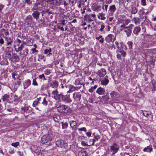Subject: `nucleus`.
<instances>
[{
  "mask_svg": "<svg viewBox=\"0 0 156 156\" xmlns=\"http://www.w3.org/2000/svg\"><path fill=\"white\" fill-rule=\"evenodd\" d=\"M110 94L111 97L113 98H117L119 96L118 94L114 91L111 92Z\"/></svg>",
  "mask_w": 156,
  "mask_h": 156,
  "instance_id": "obj_24",
  "label": "nucleus"
},
{
  "mask_svg": "<svg viewBox=\"0 0 156 156\" xmlns=\"http://www.w3.org/2000/svg\"><path fill=\"white\" fill-rule=\"evenodd\" d=\"M116 9L115 5H111L109 6L108 11L111 13H114L116 10Z\"/></svg>",
  "mask_w": 156,
  "mask_h": 156,
  "instance_id": "obj_15",
  "label": "nucleus"
},
{
  "mask_svg": "<svg viewBox=\"0 0 156 156\" xmlns=\"http://www.w3.org/2000/svg\"><path fill=\"white\" fill-rule=\"evenodd\" d=\"M49 85L50 87L55 89L58 87V82L56 80H54L50 82L49 83Z\"/></svg>",
  "mask_w": 156,
  "mask_h": 156,
  "instance_id": "obj_9",
  "label": "nucleus"
},
{
  "mask_svg": "<svg viewBox=\"0 0 156 156\" xmlns=\"http://www.w3.org/2000/svg\"><path fill=\"white\" fill-rule=\"evenodd\" d=\"M21 112L23 114L28 109L27 108L24 107H22L21 108Z\"/></svg>",
  "mask_w": 156,
  "mask_h": 156,
  "instance_id": "obj_45",
  "label": "nucleus"
},
{
  "mask_svg": "<svg viewBox=\"0 0 156 156\" xmlns=\"http://www.w3.org/2000/svg\"><path fill=\"white\" fill-rule=\"evenodd\" d=\"M119 5H124L125 2V0H118Z\"/></svg>",
  "mask_w": 156,
  "mask_h": 156,
  "instance_id": "obj_48",
  "label": "nucleus"
},
{
  "mask_svg": "<svg viewBox=\"0 0 156 156\" xmlns=\"http://www.w3.org/2000/svg\"><path fill=\"white\" fill-rule=\"evenodd\" d=\"M30 81L29 80H27L23 84L24 89L27 88L30 85Z\"/></svg>",
  "mask_w": 156,
  "mask_h": 156,
  "instance_id": "obj_22",
  "label": "nucleus"
},
{
  "mask_svg": "<svg viewBox=\"0 0 156 156\" xmlns=\"http://www.w3.org/2000/svg\"><path fill=\"white\" fill-rule=\"evenodd\" d=\"M129 20L128 19H126L124 20V23H123V25L125 26L124 25H127L129 23Z\"/></svg>",
  "mask_w": 156,
  "mask_h": 156,
  "instance_id": "obj_56",
  "label": "nucleus"
},
{
  "mask_svg": "<svg viewBox=\"0 0 156 156\" xmlns=\"http://www.w3.org/2000/svg\"><path fill=\"white\" fill-rule=\"evenodd\" d=\"M93 134L94 136V138L95 141H98L100 139V136L99 135H95L94 133H93Z\"/></svg>",
  "mask_w": 156,
  "mask_h": 156,
  "instance_id": "obj_43",
  "label": "nucleus"
},
{
  "mask_svg": "<svg viewBox=\"0 0 156 156\" xmlns=\"http://www.w3.org/2000/svg\"><path fill=\"white\" fill-rule=\"evenodd\" d=\"M70 125L71 127L73 129H76V121L72 120L70 122Z\"/></svg>",
  "mask_w": 156,
  "mask_h": 156,
  "instance_id": "obj_23",
  "label": "nucleus"
},
{
  "mask_svg": "<svg viewBox=\"0 0 156 156\" xmlns=\"http://www.w3.org/2000/svg\"><path fill=\"white\" fill-rule=\"evenodd\" d=\"M57 109L59 112L61 113H67L70 112L69 107L64 105H60L57 108Z\"/></svg>",
  "mask_w": 156,
  "mask_h": 156,
  "instance_id": "obj_2",
  "label": "nucleus"
},
{
  "mask_svg": "<svg viewBox=\"0 0 156 156\" xmlns=\"http://www.w3.org/2000/svg\"><path fill=\"white\" fill-rule=\"evenodd\" d=\"M108 5H103L102 6V9L103 10H105L106 11H107L108 10Z\"/></svg>",
  "mask_w": 156,
  "mask_h": 156,
  "instance_id": "obj_49",
  "label": "nucleus"
},
{
  "mask_svg": "<svg viewBox=\"0 0 156 156\" xmlns=\"http://www.w3.org/2000/svg\"><path fill=\"white\" fill-rule=\"evenodd\" d=\"M48 1L50 2V7L51 9H53L57 6H59L60 4L58 0H51Z\"/></svg>",
  "mask_w": 156,
  "mask_h": 156,
  "instance_id": "obj_6",
  "label": "nucleus"
},
{
  "mask_svg": "<svg viewBox=\"0 0 156 156\" xmlns=\"http://www.w3.org/2000/svg\"><path fill=\"white\" fill-rule=\"evenodd\" d=\"M133 21L136 25H137L139 23V19L137 18H133Z\"/></svg>",
  "mask_w": 156,
  "mask_h": 156,
  "instance_id": "obj_41",
  "label": "nucleus"
},
{
  "mask_svg": "<svg viewBox=\"0 0 156 156\" xmlns=\"http://www.w3.org/2000/svg\"><path fill=\"white\" fill-rule=\"evenodd\" d=\"M140 30V28L139 27H136L134 28L133 33L137 35Z\"/></svg>",
  "mask_w": 156,
  "mask_h": 156,
  "instance_id": "obj_17",
  "label": "nucleus"
},
{
  "mask_svg": "<svg viewBox=\"0 0 156 156\" xmlns=\"http://www.w3.org/2000/svg\"><path fill=\"white\" fill-rule=\"evenodd\" d=\"M4 38L7 42L6 45L7 46H9L10 45H11V43L12 42V40L10 37H9V38L6 37H4Z\"/></svg>",
  "mask_w": 156,
  "mask_h": 156,
  "instance_id": "obj_16",
  "label": "nucleus"
},
{
  "mask_svg": "<svg viewBox=\"0 0 156 156\" xmlns=\"http://www.w3.org/2000/svg\"><path fill=\"white\" fill-rule=\"evenodd\" d=\"M23 48V44H21L20 46H19L17 49L15 48V50L16 52H18L19 51H21L22 50Z\"/></svg>",
  "mask_w": 156,
  "mask_h": 156,
  "instance_id": "obj_33",
  "label": "nucleus"
},
{
  "mask_svg": "<svg viewBox=\"0 0 156 156\" xmlns=\"http://www.w3.org/2000/svg\"><path fill=\"white\" fill-rule=\"evenodd\" d=\"M115 38L114 37V36L112 34H110L105 38V40L108 43L112 42V45H113V41H115Z\"/></svg>",
  "mask_w": 156,
  "mask_h": 156,
  "instance_id": "obj_8",
  "label": "nucleus"
},
{
  "mask_svg": "<svg viewBox=\"0 0 156 156\" xmlns=\"http://www.w3.org/2000/svg\"><path fill=\"white\" fill-rule=\"evenodd\" d=\"M144 10L145 9L143 7L141 8V9H140L139 11V13L140 15H143L144 13Z\"/></svg>",
  "mask_w": 156,
  "mask_h": 156,
  "instance_id": "obj_39",
  "label": "nucleus"
},
{
  "mask_svg": "<svg viewBox=\"0 0 156 156\" xmlns=\"http://www.w3.org/2000/svg\"><path fill=\"white\" fill-rule=\"evenodd\" d=\"M6 50V51L8 52H11L12 51V49L11 48V47L9 46L7 47Z\"/></svg>",
  "mask_w": 156,
  "mask_h": 156,
  "instance_id": "obj_51",
  "label": "nucleus"
},
{
  "mask_svg": "<svg viewBox=\"0 0 156 156\" xmlns=\"http://www.w3.org/2000/svg\"><path fill=\"white\" fill-rule=\"evenodd\" d=\"M152 83L153 87V89H152V90H155V88L156 87V84H155V81L154 80H153L152 81Z\"/></svg>",
  "mask_w": 156,
  "mask_h": 156,
  "instance_id": "obj_47",
  "label": "nucleus"
},
{
  "mask_svg": "<svg viewBox=\"0 0 156 156\" xmlns=\"http://www.w3.org/2000/svg\"><path fill=\"white\" fill-rule=\"evenodd\" d=\"M62 128L63 129H66L68 126V123L66 122H62Z\"/></svg>",
  "mask_w": 156,
  "mask_h": 156,
  "instance_id": "obj_32",
  "label": "nucleus"
},
{
  "mask_svg": "<svg viewBox=\"0 0 156 156\" xmlns=\"http://www.w3.org/2000/svg\"><path fill=\"white\" fill-rule=\"evenodd\" d=\"M75 91L74 88V86L73 85H71L69 87V90L67 91V93L72 92Z\"/></svg>",
  "mask_w": 156,
  "mask_h": 156,
  "instance_id": "obj_36",
  "label": "nucleus"
},
{
  "mask_svg": "<svg viewBox=\"0 0 156 156\" xmlns=\"http://www.w3.org/2000/svg\"><path fill=\"white\" fill-rule=\"evenodd\" d=\"M101 6L93 4L91 6L92 9L94 11L97 12H99L101 10Z\"/></svg>",
  "mask_w": 156,
  "mask_h": 156,
  "instance_id": "obj_12",
  "label": "nucleus"
},
{
  "mask_svg": "<svg viewBox=\"0 0 156 156\" xmlns=\"http://www.w3.org/2000/svg\"><path fill=\"white\" fill-rule=\"evenodd\" d=\"M140 4L143 6H146L147 5L146 0H141Z\"/></svg>",
  "mask_w": 156,
  "mask_h": 156,
  "instance_id": "obj_42",
  "label": "nucleus"
},
{
  "mask_svg": "<svg viewBox=\"0 0 156 156\" xmlns=\"http://www.w3.org/2000/svg\"><path fill=\"white\" fill-rule=\"evenodd\" d=\"M120 28L121 31L124 30L128 37H130L131 36L132 33V30L129 28L125 27L123 25H122L120 26Z\"/></svg>",
  "mask_w": 156,
  "mask_h": 156,
  "instance_id": "obj_4",
  "label": "nucleus"
},
{
  "mask_svg": "<svg viewBox=\"0 0 156 156\" xmlns=\"http://www.w3.org/2000/svg\"><path fill=\"white\" fill-rule=\"evenodd\" d=\"M87 153L85 151H81L79 152L78 153V156H87Z\"/></svg>",
  "mask_w": 156,
  "mask_h": 156,
  "instance_id": "obj_26",
  "label": "nucleus"
},
{
  "mask_svg": "<svg viewBox=\"0 0 156 156\" xmlns=\"http://www.w3.org/2000/svg\"><path fill=\"white\" fill-rule=\"evenodd\" d=\"M9 98V96L7 94H5L2 97V99L3 101L5 102L8 100Z\"/></svg>",
  "mask_w": 156,
  "mask_h": 156,
  "instance_id": "obj_28",
  "label": "nucleus"
},
{
  "mask_svg": "<svg viewBox=\"0 0 156 156\" xmlns=\"http://www.w3.org/2000/svg\"><path fill=\"white\" fill-rule=\"evenodd\" d=\"M127 44L129 49H131L132 48V45L133 44V43L132 41H128L127 43Z\"/></svg>",
  "mask_w": 156,
  "mask_h": 156,
  "instance_id": "obj_40",
  "label": "nucleus"
},
{
  "mask_svg": "<svg viewBox=\"0 0 156 156\" xmlns=\"http://www.w3.org/2000/svg\"><path fill=\"white\" fill-rule=\"evenodd\" d=\"M105 15L104 13H99V15L98 16V18L99 19H101V20H104L106 18L105 17Z\"/></svg>",
  "mask_w": 156,
  "mask_h": 156,
  "instance_id": "obj_31",
  "label": "nucleus"
},
{
  "mask_svg": "<svg viewBox=\"0 0 156 156\" xmlns=\"http://www.w3.org/2000/svg\"><path fill=\"white\" fill-rule=\"evenodd\" d=\"M4 7V5L2 4H0V14L2 13V10Z\"/></svg>",
  "mask_w": 156,
  "mask_h": 156,
  "instance_id": "obj_63",
  "label": "nucleus"
},
{
  "mask_svg": "<svg viewBox=\"0 0 156 156\" xmlns=\"http://www.w3.org/2000/svg\"><path fill=\"white\" fill-rule=\"evenodd\" d=\"M151 113V112H150L146 111H145L143 112V115L146 117H147Z\"/></svg>",
  "mask_w": 156,
  "mask_h": 156,
  "instance_id": "obj_35",
  "label": "nucleus"
},
{
  "mask_svg": "<svg viewBox=\"0 0 156 156\" xmlns=\"http://www.w3.org/2000/svg\"><path fill=\"white\" fill-rule=\"evenodd\" d=\"M109 82V80L108 79L105 78L104 79L101 80V84L104 85H106L108 84Z\"/></svg>",
  "mask_w": 156,
  "mask_h": 156,
  "instance_id": "obj_25",
  "label": "nucleus"
},
{
  "mask_svg": "<svg viewBox=\"0 0 156 156\" xmlns=\"http://www.w3.org/2000/svg\"><path fill=\"white\" fill-rule=\"evenodd\" d=\"M40 13L37 11H33L32 14V16L33 17L37 20L39 18V16Z\"/></svg>",
  "mask_w": 156,
  "mask_h": 156,
  "instance_id": "obj_14",
  "label": "nucleus"
},
{
  "mask_svg": "<svg viewBox=\"0 0 156 156\" xmlns=\"http://www.w3.org/2000/svg\"><path fill=\"white\" fill-rule=\"evenodd\" d=\"M75 84L76 85H77L76 87H79L80 89L81 88L82 84H80V82L78 80H77L75 81Z\"/></svg>",
  "mask_w": 156,
  "mask_h": 156,
  "instance_id": "obj_38",
  "label": "nucleus"
},
{
  "mask_svg": "<svg viewBox=\"0 0 156 156\" xmlns=\"http://www.w3.org/2000/svg\"><path fill=\"white\" fill-rule=\"evenodd\" d=\"M95 141V140L94 139H91L90 140L89 142L91 143V145H93L94 144Z\"/></svg>",
  "mask_w": 156,
  "mask_h": 156,
  "instance_id": "obj_62",
  "label": "nucleus"
},
{
  "mask_svg": "<svg viewBox=\"0 0 156 156\" xmlns=\"http://www.w3.org/2000/svg\"><path fill=\"white\" fill-rule=\"evenodd\" d=\"M38 57L39 58L41 59H43L44 60V55H38Z\"/></svg>",
  "mask_w": 156,
  "mask_h": 156,
  "instance_id": "obj_64",
  "label": "nucleus"
},
{
  "mask_svg": "<svg viewBox=\"0 0 156 156\" xmlns=\"http://www.w3.org/2000/svg\"><path fill=\"white\" fill-rule=\"evenodd\" d=\"M26 20V22L27 23V25H28L32 21V18L31 16L29 15L27 16Z\"/></svg>",
  "mask_w": 156,
  "mask_h": 156,
  "instance_id": "obj_18",
  "label": "nucleus"
},
{
  "mask_svg": "<svg viewBox=\"0 0 156 156\" xmlns=\"http://www.w3.org/2000/svg\"><path fill=\"white\" fill-rule=\"evenodd\" d=\"M43 151V150L42 149V148L40 147H37V148L35 149V151L36 153L38 154L41 153L42 154Z\"/></svg>",
  "mask_w": 156,
  "mask_h": 156,
  "instance_id": "obj_27",
  "label": "nucleus"
},
{
  "mask_svg": "<svg viewBox=\"0 0 156 156\" xmlns=\"http://www.w3.org/2000/svg\"><path fill=\"white\" fill-rule=\"evenodd\" d=\"M43 104L44 105H47V101L46 100V98H44L43 99V101L42 102Z\"/></svg>",
  "mask_w": 156,
  "mask_h": 156,
  "instance_id": "obj_53",
  "label": "nucleus"
},
{
  "mask_svg": "<svg viewBox=\"0 0 156 156\" xmlns=\"http://www.w3.org/2000/svg\"><path fill=\"white\" fill-rule=\"evenodd\" d=\"M112 0H105V3L106 4H109L112 2Z\"/></svg>",
  "mask_w": 156,
  "mask_h": 156,
  "instance_id": "obj_61",
  "label": "nucleus"
},
{
  "mask_svg": "<svg viewBox=\"0 0 156 156\" xmlns=\"http://www.w3.org/2000/svg\"><path fill=\"white\" fill-rule=\"evenodd\" d=\"M51 48H49V49H46L44 51V53L45 54H48V55H51Z\"/></svg>",
  "mask_w": 156,
  "mask_h": 156,
  "instance_id": "obj_29",
  "label": "nucleus"
},
{
  "mask_svg": "<svg viewBox=\"0 0 156 156\" xmlns=\"http://www.w3.org/2000/svg\"><path fill=\"white\" fill-rule=\"evenodd\" d=\"M61 24L62 25H64L66 23V22L65 20H62L61 21Z\"/></svg>",
  "mask_w": 156,
  "mask_h": 156,
  "instance_id": "obj_59",
  "label": "nucleus"
},
{
  "mask_svg": "<svg viewBox=\"0 0 156 156\" xmlns=\"http://www.w3.org/2000/svg\"><path fill=\"white\" fill-rule=\"evenodd\" d=\"M32 84L34 86H37L38 84L36 81V79H34L33 80Z\"/></svg>",
  "mask_w": 156,
  "mask_h": 156,
  "instance_id": "obj_57",
  "label": "nucleus"
},
{
  "mask_svg": "<svg viewBox=\"0 0 156 156\" xmlns=\"http://www.w3.org/2000/svg\"><path fill=\"white\" fill-rule=\"evenodd\" d=\"M45 73L46 74L48 75L50 73V70L48 69H46L44 71Z\"/></svg>",
  "mask_w": 156,
  "mask_h": 156,
  "instance_id": "obj_55",
  "label": "nucleus"
},
{
  "mask_svg": "<svg viewBox=\"0 0 156 156\" xmlns=\"http://www.w3.org/2000/svg\"><path fill=\"white\" fill-rule=\"evenodd\" d=\"M152 150V146L151 145L147 147L144 148L143 149V151L144 152H150Z\"/></svg>",
  "mask_w": 156,
  "mask_h": 156,
  "instance_id": "obj_19",
  "label": "nucleus"
},
{
  "mask_svg": "<svg viewBox=\"0 0 156 156\" xmlns=\"http://www.w3.org/2000/svg\"><path fill=\"white\" fill-rule=\"evenodd\" d=\"M23 54L25 56H26L28 54V50L27 48H26L23 50Z\"/></svg>",
  "mask_w": 156,
  "mask_h": 156,
  "instance_id": "obj_52",
  "label": "nucleus"
},
{
  "mask_svg": "<svg viewBox=\"0 0 156 156\" xmlns=\"http://www.w3.org/2000/svg\"><path fill=\"white\" fill-rule=\"evenodd\" d=\"M96 92L99 95H104L105 92V90L104 89L101 87H100L98 88Z\"/></svg>",
  "mask_w": 156,
  "mask_h": 156,
  "instance_id": "obj_13",
  "label": "nucleus"
},
{
  "mask_svg": "<svg viewBox=\"0 0 156 156\" xmlns=\"http://www.w3.org/2000/svg\"><path fill=\"white\" fill-rule=\"evenodd\" d=\"M106 71L104 69H101L97 72V75L100 77H103L106 74Z\"/></svg>",
  "mask_w": 156,
  "mask_h": 156,
  "instance_id": "obj_10",
  "label": "nucleus"
},
{
  "mask_svg": "<svg viewBox=\"0 0 156 156\" xmlns=\"http://www.w3.org/2000/svg\"><path fill=\"white\" fill-rule=\"evenodd\" d=\"M13 97V101H18V96L16 95H14L13 94H11V97L12 98Z\"/></svg>",
  "mask_w": 156,
  "mask_h": 156,
  "instance_id": "obj_46",
  "label": "nucleus"
},
{
  "mask_svg": "<svg viewBox=\"0 0 156 156\" xmlns=\"http://www.w3.org/2000/svg\"><path fill=\"white\" fill-rule=\"evenodd\" d=\"M25 3L30 5L32 4V2L30 0H24Z\"/></svg>",
  "mask_w": 156,
  "mask_h": 156,
  "instance_id": "obj_58",
  "label": "nucleus"
},
{
  "mask_svg": "<svg viewBox=\"0 0 156 156\" xmlns=\"http://www.w3.org/2000/svg\"><path fill=\"white\" fill-rule=\"evenodd\" d=\"M53 137L52 135L51 134H48L43 136L41 138V143L43 144L47 143L51 140Z\"/></svg>",
  "mask_w": 156,
  "mask_h": 156,
  "instance_id": "obj_3",
  "label": "nucleus"
},
{
  "mask_svg": "<svg viewBox=\"0 0 156 156\" xmlns=\"http://www.w3.org/2000/svg\"><path fill=\"white\" fill-rule=\"evenodd\" d=\"M51 97L58 101H63L66 103H70L72 100L70 98V94L64 95L59 93L57 89L54 90L51 93Z\"/></svg>",
  "mask_w": 156,
  "mask_h": 156,
  "instance_id": "obj_1",
  "label": "nucleus"
},
{
  "mask_svg": "<svg viewBox=\"0 0 156 156\" xmlns=\"http://www.w3.org/2000/svg\"><path fill=\"white\" fill-rule=\"evenodd\" d=\"M41 98H37V100L34 101L33 102V106L34 107H35L39 103V100Z\"/></svg>",
  "mask_w": 156,
  "mask_h": 156,
  "instance_id": "obj_34",
  "label": "nucleus"
},
{
  "mask_svg": "<svg viewBox=\"0 0 156 156\" xmlns=\"http://www.w3.org/2000/svg\"><path fill=\"white\" fill-rule=\"evenodd\" d=\"M130 11L131 14H135L137 13L138 10L136 7L132 6L131 8Z\"/></svg>",
  "mask_w": 156,
  "mask_h": 156,
  "instance_id": "obj_20",
  "label": "nucleus"
},
{
  "mask_svg": "<svg viewBox=\"0 0 156 156\" xmlns=\"http://www.w3.org/2000/svg\"><path fill=\"white\" fill-rule=\"evenodd\" d=\"M78 131L79 132H80V131H84L85 132H86L87 131V129L85 127H83L80 128H79L78 129Z\"/></svg>",
  "mask_w": 156,
  "mask_h": 156,
  "instance_id": "obj_54",
  "label": "nucleus"
},
{
  "mask_svg": "<svg viewBox=\"0 0 156 156\" xmlns=\"http://www.w3.org/2000/svg\"><path fill=\"white\" fill-rule=\"evenodd\" d=\"M119 52L121 53V55L123 57H125L126 56V53L124 51L122 50Z\"/></svg>",
  "mask_w": 156,
  "mask_h": 156,
  "instance_id": "obj_44",
  "label": "nucleus"
},
{
  "mask_svg": "<svg viewBox=\"0 0 156 156\" xmlns=\"http://www.w3.org/2000/svg\"><path fill=\"white\" fill-rule=\"evenodd\" d=\"M97 87V86L95 85L94 87H91V88H90L88 91L92 93L93 92L94 90L96 89Z\"/></svg>",
  "mask_w": 156,
  "mask_h": 156,
  "instance_id": "obj_37",
  "label": "nucleus"
},
{
  "mask_svg": "<svg viewBox=\"0 0 156 156\" xmlns=\"http://www.w3.org/2000/svg\"><path fill=\"white\" fill-rule=\"evenodd\" d=\"M74 101L76 102H79L81 98V94L80 92H75L73 95Z\"/></svg>",
  "mask_w": 156,
  "mask_h": 156,
  "instance_id": "obj_5",
  "label": "nucleus"
},
{
  "mask_svg": "<svg viewBox=\"0 0 156 156\" xmlns=\"http://www.w3.org/2000/svg\"><path fill=\"white\" fill-rule=\"evenodd\" d=\"M19 143L18 142H17L15 143H12L11 144V145L12 146L14 147H17V146L19 145Z\"/></svg>",
  "mask_w": 156,
  "mask_h": 156,
  "instance_id": "obj_50",
  "label": "nucleus"
},
{
  "mask_svg": "<svg viewBox=\"0 0 156 156\" xmlns=\"http://www.w3.org/2000/svg\"><path fill=\"white\" fill-rule=\"evenodd\" d=\"M54 120L56 122H58L60 120V116L58 115H54L53 117Z\"/></svg>",
  "mask_w": 156,
  "mask_h": 156,
  "instance_id": "obj_21",
  "label": "nucleus"
},
{
  "mask_svg": "<svg viewBox=\"0 0 156 156\" xmlns=\"http://www.w3.org/2000/svg\"><path fill=\"white\" fill-rule=\"evenodd\" d=\"M124 20L122 18H119L118 21L121 23H123Z\"/></svg>",
  "mask_w": 156,
  "mask_h": 156,
  "instance_id": "obj_60",
  "label": "nucleus"
},
{
  "mask_svg": "<svg viewBox=\"0 0 156 156\" xmlns=\"http://www.w3.org/2000/svg\"><path fill=\"white\" fill-rule=\"evenodd\" d=\"M119 146L116 144L114 143L111 146V151L113 152V154L116 153L119 149Z\"/></svg>",
  "mask_w": 156,
  "mask_h": 156,
  "instance_id": "obj_7",
  "label": "nucleus"
},
{
  "mask_svg": "<svg viewBox=\"0 0 156 156\" xmlns=\"http://www.w3.org/2000/svg\"><path fill=\"white\" fill-rule=\"evenodd\" d=\"M84 17L87 21H88L89 22L93 21V20L90 18V15H86V16H84Z\"/></svg>",
  "mask_w": 156,
  "mask_h": 156,
  "instance_id": "obj_30",
  "label": "nucleus"
},
{
  "mask_svg": "<svg viewBox=\"0 0 156 156\" xmlns=\"http://www.w3.org/2000/svg\"><path fill=\"white\" fill-rule=\"evenodd\" d=\"M65 144V141L62 140H57L55 143L56 145L59 147H62Z\"/></svg>",
  "mask_w": 156,
  "mask_h": 156,
  "instance_id": "obj_11",
  "label": "nucleus"
}]
</instances>
